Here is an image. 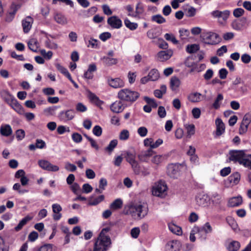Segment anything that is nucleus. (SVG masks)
I'll return each mask as SVG.
<instances>
[{
  "instance_id": "20e7f679",
  "label": "nucleus",
  "mask_w": 251,
  "mask_h": 251,
  "mask_svg": "<svg viewBox=\"0 0 251 251\" xmlns=\"http://www.w3.org/2000/svg\"><path fill=\"white\" fill-rule=\"evenodd\" d=\"M124 155L126 161L130 164L134 173L138 175L140 173V166L136 160V154L134 151H125Z\"/></svg>"
},
{
  "instance_id": "8fccbe9b",
  "label": "nucleus",
  "mask_w": 251,
  "mask_h": 251,
  "mask_svg": "<svg viewBox=\"0 0 251 251\" xmlns=\"http://www.w3.org/2000/svg\"><path fill=\"white\" fill-rule=\"evenodd\" d=\"M200 229L201 233L204 231L205 234L211 233L212 231V227L208 222L206 223Z\"/></svg>"
},
{
  "instance_id": "49530a36",
  "label": "nucleus",
  "mask_w": 251,
  "mask_h": 251,
  "mask_svg": "<svg viewBox=\"0 0 251 251\" xmlns=\"http://www.w3.org/2000/svg\"><path fill=\"white\" fill-rule=\"evenodd\" d=\"M143 11L142 7L140 4H138L136 5V10L134 13H129L128 14V15L132 17L136 18L143 13Z\"/></svg>"
},
{
  "instance_id": "e2e57ef3",
  "label": "nucleus",
  "mask_w": 251,
  "mask_h": 251,
  "mask_svg": "<svg viewBox=\"0 0 251 251\" xmlns=\"http://www.w3.org/2000/svg\"><path fill=\"white\" fill-rule=\"evenodd\" d=\"M144 99L145 101L148 103V104L151 106V107H157L158 104L154 99L150 98L149 97H145Z\"/></svg>"
},
{
  "instance_id": "37998d69",
  "label": "nucleus",
  "mask_w": 251,
  "mask_h": 251,
  "mask_svg": "<svg viewBox=\"0 0 251 251\" xmlns=\"http://www.w3.org/2000/svg\"><path fill=\"white\" fill-rule=\"evenodd\" d=\"M38 43L36 39H31L28 42V46L32 51L36 52L38 49Z\"/></svg>"
},
{
  "instance_id": "423d86ee",
  "label": "nucleus",
  "mask_w": 251,
  "mask_h": 251,
  "mask_svg": "<svg viewBox=\"0 0 251 251\" xmlns=\"http://www.w3.org/2000/svg\"><path fill=\"white\" fill-rule=\"evenodd\" d=\"M167 187L165 182L159 181L156 182L152 189V195L157 197H162L165 195Z\"/></svg>"
},
{
  "instance_id": "680f3d73",
  "label": "nucleus",
  "mask_w": 251,
  "mask_h": 251,
  "mask_svg": "<svg viewBox=\"0 0 251 251\" xmlns=\"http://www.w3.org/2000/svg\"><path fill=\"white\" fill-rule=\"evenodd\" d=\"M25 132L23 129H18L16 131V136L18 140H22L25 137Z\"/></svg>"
},
{
  "instance_id": "9d476101",
  "label": "nucleus",
  "mask_w": 251,
  "mask_h": 251,
  "mask_svg": "<svg viewBox=\"0 0 251 251\" xmlns=\"http://www.w3.org/2000/svg\"><path fill=\"white\" fill-rule=\"evenodd\" d=\"M20 4L12 3L10 7L8 12L6 14L5 20L6 22L10 23L13 21L18 10L21 7Z\"/></svg>"
},
{
  "instance_id": "4468645a",
  "label": "nucleus",
  "mask_w": 251,
  "mask_h": 251,
  "mask_svg": "<svg viewBox=\"0 0 251 251\" xmlns=\"http://www.w3.org/2000/svg\"><path fill=\"white\" fill-rule=\"evenodd\" d=\"M108 24L113 28H120L122 26V21L117 16H113L109 17L107 20Z\"/></svg>"
},
{
  "instance_id": "e433bc0d",
  "label": "nucleus",
  "mask_w": 251,
  "mask_h": 251,
  "mask_svg": "<svg viewBox=\"0 0 251 251\" xmlns=\"http://www.w3.org/2000/svg\"><path fill=\"white\" fill-rule=\"evenodd\" d=\"M53 246L51 244H45L35 249L34 251H53Z\"/></svg>"
},
{
  "instance_id": "de8ad7c7",
  "label": "nucleus",
  "mask_w": 251,
  "mask_h": 251,
  "mask_svg": "<svg viewBox=\"0 0 251 251\" xmlns=\"http://www.w3.org/2000/svg\"><path fill=\"white\" fill-rule=\"evenodd\" d=\"M224 97L222 94H219L216 98L212 106L216 109H218L220 107L221 102L223 100Z\"/></svg>"
},
{
  "instance_id": "4c0bfd02",
  "label": "nucleus",
  "mask_w": 251,
  "mask_h": 251,
  "mask_svg": "<svg viewBox=\"0 0 251 251\" xmlns=\"http://www.w3.org/2000/svg\"><path fill=\"white\" fill-rule=\"evenodd\" d=\"M200 50V46L198 44H194L188 45L186 46V50L189 53H194Z\"/></svg>"
},
{
  "instance_id": "0eeeda50",
  "label": "nucleus",
  "mask_w": 251,
  "mask_h": 251,
  "mask_svg": "<svg viewBox=\"0 0 251 251\" xmlns=\"http://www.w3.org/2000/svg\"><path fill=\"white\" fill-rule=\"evenodd\" d=\"M181 168V165L178 164H170L167 168V174L172 178H177L180 176Z\"/></svg>"
},
{
  "instance_id": "13d9d810",
  "label": "nucleus",
  "mask_w": 251,
  "mask_h": 251,
  "mask_svg": "<svg viewBox=\"0 0 251 251\" xmlns=\"http://www.w3.org/2000/svg\"><path fill=\"white\" fill-rule=\"evenodd\" d=\"M187 136L190 137L194 135L195 132V126L193 124L189 125L186 126Z\"/></svg>"
},
{
  "instance_id": "5701e85b",
  "label": "nucleus",
  "mask_w": 251,
  "mask_h": 251,
  "mask_svg": "<svg viewBox=\"0 0 251 251\" xmlns=\"http://www.w3.org/2000/svg\"><path fill=\"white\" fill-rule=\"evenodd\" d=\"M153 154L152 150L149 149L147 151H142L141 154L138 155L139 160L142 162H148L149 158Z\"/></svg>"
},
{
  "instance_id": "f03ea898",
  "label": "nucleus",
  "mask_w": 251,
  "mask_h": 251,
  "mask_svg": "<svg viewBox=\"0 0 251 251\" xmlns=\"http://www.w3.org/2000/svg\"><path fill=\"white\" fill-rule=\"evenodd\" d=\"M148 209L141 203L132 204L129 206L127 213L134 219H142L148 214Z\"/></svg>"
},
{
  "instance_id": "4be33fe9",
  "label": "nucleus",
  "mask_w": 251,
  "mask_h": 251,
  "mask_svg": "<svg viewBox=\"0 0 251 251\" xmlns=\"http://www.w3.org/2000/svg\"><path fill=\"white\" fill-rule=\"evenodd\" d=\"M186 64L188 67H191V69L190 70V73L196 72H200L203 70H204L206 68V65L204 64H197L195 63H193L191 65Z\"/></svg>"
},
{
  "instance_id": "f8f14e48",
  "label": "nucleus",
  "mask_w": 251,
  "mask_h": 251,
  "mask_svg": "<svg viewBox=\"0 0 251 251\" xmlns=\"http://www.w3.org/2000/svg\"><path fill=\"white\" fill-rule=\"evenodd\" d=\"M247 19L242 17L240 19L235 20L231 23V26L233 29L240 31L242 30L247 25Z\"/></svg>"
},
{
  "instance_id": "a18cd8bd",
  "label": "nucleus",
  "mask_w": 251,
  "mask_h": 251,
  "mask_svg": "<svg viewBox=\"0 0 251 251\" xmlns=\"http://www.w3.org/2000/svg\"><path fill=\"white\" fill-rule=\"evenodd\" d=\"M102 59L103 61V63L107 66L115 65L118 62V60L116 58L109 57H103Z\"/></svg>"
},
{
  "instance_id": "0e129e2a",
  "label": "nucleus",
  "mask_w": 251,
  "mask_h": 251,
  "mask_svg": "<svg viewBox=\"0 0 251 251\" xmlns=\"http://www.w3.org/2000/svg\"><path fill=\"white\" fill-rule=\"evenodd\" d=\"M137 132L140 136L145 137L148 133V129L144 126L140 127L137 130Z\"/></svg>"
},
{
  "instance_id": "f257e3e1",
  "label": "nucleus",
  "mask_w": 251,
  "mask_h": 251,
  "mask_svg": "<svg viewBox=\"0 0 251 251\" xmlns=\"http://www.w3.org/2000/svg\"><path fill=\"white\" fill-rule=\"evenodd\" d=\"M110 230V227L103 228L96 239L93 251H106L109 248L111 242L108 232Z\"/></svg>"
},
{
  "instance_id": "6ab92c4d",
  "label": "nucleus",
  "mask_w": 251,
  "mask_h": 251,
  "mask_svg": "<svg viewBox=\"0 0 251 251\" xmlns=\"http://www.w3.org/2000/svg\"><path fill=\"white\" fill-rule=\"evenodd\" d=\"M215 124L216 125V136L219 137L225 132V125L221 119H217Z\"/></svg>"
},
{
  "instance_id": "5fc2aeb1",
  "label": "nucleus",
  "mask_w": 251,
  "mask_h": 251,
  "mask_svg": "<svg viewBox=\"0 0 251 251\" xmlns=\"http://www.w3.org/2000/svg\"><path fill=\"white\" fill-rule=\"evenodd\" d=\"M45 46L50 49H56L58 45L55 43L52 42L49 39H47L45 42Z\"/></svg>"
},
{
  "instance_id": "aec40b11",
  "label": "nucleus",
  "mask_w": 251,
  "mask_h": 251,
  "mask_svg": "<svg viewBox=\"0 0 251 251\" xmlns=\"http://www.w3.org/2000/svg\"><path fill=\"white\" fill-rule=\"evenodd\" d=\"M110 109L113 112L118 113L123 111L124 106L122 101L117 100L111 105Z\"/></svg>"
},
{
  "instance_id": "a19ab883",
  "label": "nucleus",
  "mask_w": 251,
  "mask_h": 251,
  "mask_svg": "<svg viewBox=\"0 0 251 251\" xmlns=\"http://www.w3.org/2000/svg\"><path fill=\"white\" fill-rule=\"evenodd\" d=\"M123 205V201L121 199H117L111 203L110 207L112 210L120 209Z\"/></svg>"
},
{
  "instance_id": "c9c22d12",
  "label": "nucleus",
  "mask_w": 251,
  "mask_h": 251,
  "mask_svg": "<svg viewBox=\"0 0 251 251\" xmlns=\"http://www.w3.org/2000/svg\"><path fill=\"white\" fill-rule=\"evenodd\" d=\"M240 179V175L239 173L236 172L228 177V180L230 183L233 185H236L238 184Z\"/></svg>"
},
{
  "instance_id": "2f4dec72",
  "label": "nucleus",
  "mask_w": 251,
  "mask_h": 251,
  "mask_svg": "<svg viewBox=\"0 0 251 251\" xmlns=\"http://www.w3.org/2000/svg\"><path fill=\"white\" fill-rule=\"evenodd\" d=\"M8 104L19 114H22L24 112L22 106L15 99L13 100Z\"/></svg>"
},
{
  "instance_id": "7c9ffc66",
  "label": "nucleus",
  "mask_w": 251,
  "mask_h": 251,
  "mask_svg": "<svg viewBox=\"0 0 251 251\" xmlns=\"http://www.w3.org/2000/svg\"><path fill=\"white\" fill-rule=\"evenodd\" d=\"M188 100L192 102H198L201 100V94L198 93H192L188 96Z\"/></svg>"
},
{
  "instance_id": "39448f33",
  "label": "nucleus",
  "mask_w": 251,
  "mask_h": 251,
  "mask_svg": "<svg viewBox=\"0 0 251 251\" xmlns=\"http://www.w3.org/2000/svg\"><path fill=\"white\" fill-rule=\"evenodd\" d=\"M139 97V94L138 92L128 89H122L118 93V98L126 101H134Z\"/></svg>"
},
{
  "instance_id": "1a4fd4ad",
  "label": "nucleus",
  "mask_w": 251,
  "mask_h": 251,
  "mask_svg": "<svg viewBox=\"0 0 251 251\" xmlns=\"http://www.w3.org/2000/svg\"><path fill=\"white\" fill-rule=\"evenodd\" d=\"M230 11L226 10L224 11H220L219 10L213 11L211 14L214 17L218 18L219 19V22L221 24H224L226 23L227 19L230 15Z\"/></svg>"
},
{
  "instance_id": "bb28decb",
  "label": "nucleus",
  "mask_w": 251,
  "mask_h": 251,
  "mask_svg": "<svg viewBox=\"0 0 251 251\" xmlns=\"http://www.w3.org/2000/svg\"><path fill=\"white\" fill-rule=\"evenodd\" d=\"M242 203V198L240 196L233 197L228 201V205L230 207L238 206Z\"/></svg>"
},
{
  "instance_id": "7ed1b4c3",
  "label": "nucleus",
  "mask_w": 251,
  "mask_h": 251,
  "mask_svg": "<svg viewBox=\"0 0 251 251\" xmlns=\"http://www.w3.org/2000/svg\"><path fill=\"white\" fill-rule=\"evenodd\" d=\"M201 41L207 45H216L221 40L219 35L212 31L203 32L200 36Z\"/></svg>"
},
{
  "instance_id": "c03bdc74",
  "label": "nucleus",
  "mask_w": 251,
  "mask_h": 251,
  "mask_svg": "<svg viewBox=\"0 0 251 251\" xmlns=\"http://www.w3.org/2000/svg\"><path fill=\"white\" fill-rule=\"evenodd\" d=\"M180 85V80L176 77H172L170 81V85L171 89L173 91H175L179 87Z\"/></svg>"
},
{
  "instance_id": "a878e982",
  "label": "nucleus",
  "mask_w": 251,
  "mask_h": 251,
  "mask_svg": "<svg viewBox=\"0 0 251 251\" xmlns=\"http://www.w3.org/2000/svg\"><path fill=\"white\" fill-rule=\"evenodd\" d=\"M54 20L59 24L64 25L67 24L68 21L66 17L60 13H56L54 15Z\"/></svg>"
},
{
  "instance_id": "473e14b6",
  "label": "nucleus",
  "mask_w": 251,
  "mask_h": 251,
  "mask_svg": "<svg viewBox=\"0 0 251 251\" xmlns=\"http://www.w3.org/2000/svg\"><path fill=\"white\" fill-rule=\"evenodd\" d=\"M148 75L151 81H156L158 80L160 77L158 70L155 69H151Z\"/></svg>"
},
{
  "instance_id": "774afa93",
  "label": "nucleus",
  "mask_w": 251,
  "mask_h": 251,
  "mask_svg": "<svg viewBox=\"0 0 251 251\" xmlns=\"http://www.w3.org/2000/svg\"><path fill=\"white\" fill-rule=\"evenodd\" d=\"M65 168L66 170L70 172H75L76 170V167L69 162H67L65 165Z\"/></svg>"
},
{
  "instance_id": "a211bd4d",
  "label": "nucleus",
  "mask_w": 251,
  "mask_h": 251,
  "mask_svg": "<svg viewBox=\"0 0 251 251\" xmlns=\"http://www.w3.org/2000/svg\"><path fill=\"white\" fill-rule=\"evenodd\" d=\"M180 247V243L177 240L170 241L166 245V248L169 251H179Z\"/></svg>"
},
{
  "instance_id": "c756f323",
  "label": "nucleus",
  "mask_w": 251,
  "mask_h": 251,
  "mask_svg": "<svg viewBox=\"0 0 251 251\" xmlns=\"http://www.w3.org/2000/svg\"><path fill=\"white\" fill-rule=\"evenodd\" d=\"M104 199V196L103 195H100L97 198L92 196L89 198L88 204L90 205H97L102 201Z\"/></svg>"
},
{
  "instance_id": "ea45409f",
  "label": "nucleus",
  "mask_w": 251,
  "mask_h": 251,
  "mask_svg": "<svg viewBox=\"0 0 251 251\" xmlns=\"http://www.w3.org/2000/svg\"><path fill=\"white\" fill-rule=\"evenodd\" d=\"M31 219V217L27 216L23 218L18 224L17 226L15 227V230L16 231L20 230L27 223V222L29 221Z\"/></svg>"
},
{
  "instance_id": "2eb2a0df",
  "label": "nucleus",
  "mask_w": 251,
  "mask_h": 251,
  "mask_svg": "<svg viewBox=\"0 0 251 251\" xmlns=\"http://www.w3.org/2000/svg\"><path fill=\"white\" fill-rule=\"evenodd\" d=\"M108 83L111 87L117 89L123 87L125 86V82L120 78H108Z\"/></svg>"
},
{
  "instance_id": "412c9836",
  "label": "nucleus",
  "mask_w": 251,
  "mask_h": 251,
  "mask_svg": "<svg viewBox=\"0 0 251 251\" xmlns=\"http://www.w3.org/2000/svg\"><path fill=\"white\" fill-rule=\"evenodd\" d=\"M13 131L9 125L5 124L1 125L0 127V133L2 136L8 137L12 135Z\"/></svg>"
},
{
  "instance_id": "cd10ccee",
  "label": "nucleus",
  "mask_w": 251,
  "mask_h": 251,
  "mask_svg": "<svg viewBox=\"0 0 251 251\" xmlns=\"http://www.w3.org/2000/svg\"><path fill=\"white\" fill-rule=\"evenodd\" d=\"M168 227L170 230L174 234L180 235L182 233L181 228L174 223H171L168 224Z\"/></svg>"
},
{
  "instance_id": "6e6552de",
  "label": "nucleus",
  "mask_w": 251,
  "mask_h": 251,
  "mask_svg": "<svg viewBox=\"0 0 251 251\" xmlns=\"http://www.w3.org/2000/svg\"><path fill=\"white\" fill-rule=\"evenodd\" d=\"M38 165L42 169L49 172H57L59 167L55 165L51 164L47 160L41 159L38 161Z\"/></svg>"
},
{
  "instance_id": "338daca9",
  "label": "nucleus",
  "mask_w": 251,
  "mask_h": 251,
  "mask_svg": "<svg viewBox=\"0 0 251 251\" xmlns=\"http://www.w3.org/2000/svg\"><path fill=\"white\" fill-rule=\"evenodd\" d=\"M75 108L77 111L80 112H85L87 109V107L81 102L78 103Z\"/></svg>"
},
{
  "instance_id": "864d4df0",
  "label": "nucleus",
  "mask_w": 251,
  "mask_h": 251,
  "mask_svg": "<svg viewBox=\"0 0 251 251\" xmlns=\"http://www.w3.org/2000/svg\"><path fill=\"white\" fill-rule=\"evenodd\" d=\"M164 38L166 40L171 41L174 44L178 43V41L176 39L174 35L172 33H166L164 35Z\"/></svg>"
},
{
  "instance_id": "dca6fc26",
  "label": "nucleus",
  "mask_w": 251,
  "mask_h": 251,
  "mask_svg": "<svg viewBox=\"0 0 251 251\" xmlns=\"http://www.w3.org/2000/svg\"><path fill=\"white\" fill-rule=\"evenodd\" d=\"M33 23V19L30 16H27L22 21V26L23 31L25 33H28L30 30L32 24Z\"/></svg>"
},
{
  "instance_id": "58836bf2",
  "label": "nucleus",
  "mask_w": 251,
  "mask_h": 251,
  "mask_svg": "<svg viewBox=\"0 0 251 251\" xmlns=\"http://www.w3.org/2000/svg\"><path fill=\"white\" fill-rule=\"evenodd\" d=\"M117 144L118 141L117 140L115 139L111 141L107 147L104 149V151L110 154L117 146Z\"/></svg>"
},
{
  "instance_id": "6e6d98bb",
  "label": "nucleus",
  "mask_w": 251,
  "mask_h": 251,
  "mask_svg": "<svg viewBox=\"0 0 251 251\" xmlns=\"http://www.w3.org/2000/svg\"><path fill=\"white\" fill-rule=\"evenodd\" d=\"M179 32L180 33V37L182 40L187 39L189 35V31L187 29H180Z\"/></svg>"
},
{
  "instance_id": "4d7b16f0",
  "label": "nucleus",
  "mask_w": 251,
  "mask_h": 251,
  "mask_svg": "<svg viewBox=\"0 0 251 251\" xmlns=\"http://www.w3.org/2000/svg\"><path fill=\"white\" fill-rule=\"evenodd\" d=\"M72 138L74 142L79 143L82 140V136L78 133L75 132L72 135Z\"/></svg>"
},
{
  "instance_id": "bf43d9fd",
  "label": "nucleus",
  "mask_w": 251,
  "mask_h": 251,
  "mask_svg": "<svg viewBox=\"0 0 251 251\" xmlns=\"http://www.w3.org/2000/svg\"><path fill=\"white\" fill-rule=\"evenodd\" d=\"M129 133L127 130H123L120 133L119 139L121 140H126L129 138Z\"/></svg>"
},
{
  "instance_id": "052dcab7",
  "label": "nucleus",
  "mask_w": 251,
  "mask_h": 251,
  "mask_svg": "<svg viewBox=\"0 0 251 251\" xmlns=\"http://www.w3.org/2000/svg\"><path fill=\"white\" fill-rule=\"evenodd\" d=\"M245 11L241 8H236L233 10V15L236 18H239L244 15Z\"/></svg>"
},
{
  "instance_id": "ddd939ff",
  "label": "nucleus",
  "mask_w": 251,
  "mask_h": 251,
  "mask_svg": "<svg viewBox=\"0 0 251 251\" xmlns=\"http://www.w3.org/2000/svg\"><path fill=\"white\" fill-rule=\"evenodd\" d=\"M245 154L242 151H232L229 152V159L230 161H238L240 164Z\"/></svg>"
},
{
  "instance_id": "393cba45",
  "label": "nucleus",
  "mask_w": 251,
  "mask_h": 251,
  "mask_svg": "<svg viewBox=\"0 0 251 251\" xmlns=\"http://www.w3.org/2000/svg\"><path fill=\"white\" fill-rule=\"evenodd\" d=\"M197 204L201 206H206L208 204L209 199L206 195L200 196L196 199Z\"/></svg>"
},
{
  "instance_id": "b1692460",
  "label": "nucleus",
  "mask_w": 251,
  "mask_h": 251,
  "mask_svg": "<svg viewBox=\"0 0 251 251\" xmlns=\"http://www.w3.org/2000/svg\"><path fill=\"white\" fill-rule=\"evenodd\" d=\"M52 208L54 213L53 215V219L55 221L59 220L61 217V214L60 213V212L62 210V207L59 204L55 203L52 204Z\"/></svg>"
},
{
  "instance_id": "79ce46f5",
  "label": "nucleus",
  "mask_w": 251,
  "mask_h": 251,
  "mask_svg": "<svg viewBox=\"0 0 251 251\" xmlns=\"http://www.w3.org/2000/svg\"><path fill=\"white\" fill-rule=\"evenodd\" d=\"M124 24L126 26L131 30H134L136 29L138 26L137 23L131 22L127 18L125 19Z\"/></svg>"
},
{
  "instance_id": "9b49d317",
  "label": "nucleus",
  "mask_w": 251,
  "mask_h": 251,
  "mask_svg": "<svg viewBox=\"0 0 251 251\" xmlns=\"http://www.w3.org/2000/svg\"><path fill=\"white\" fill-rule=\"evenodd\" d=\"M173 51L172 50H167L160 51L156 55L157 60L164 62L169 59L173 55Z\"/></svg>"
},
{
  "instance_id": "69168bd1",
  "label": "nucleus",
  "mask_w": 251,
  "mask_h": 251,
  "mask_svg": "<svg viewBox=\"0 0 251 251\" xmlns=\"http://www.w3.org/2000/svg\"><path fill=\"white\" fill-rule=\"evenodd\" d=\"M93 133L97 136H100L102 134V128L99 126H96L93 129Z\"/></svg>"
},
{
  "instance_id": "f704fd0d",
  "label": "nucleus",
  "mask_w": 251,
  "mask_h": 251,
  "mask_svg": "<svg viewBox=\"0 0 251 251\" xmlns=\"http://www.w3.org/2000/svg\"><path fill=\"white\" fill-rule=\"evenodd\" d=\"M240 164L251 170V155L245 154Z\"/></svg>"
},
{
  "instance_id": "72a5a7b5",
  "label": "nucleus",
  "mask_w": 251,
  "mask_h": 251,
  "mask_svg": "<svg viewBox=\"0 0 251 251\" xmlns=\"http://www.w3.org/2000/svg\"><path fill=\"white\" fill-rule=\"evenodd\" d=\"M240 247V244L236 241H232L227 246L228 251H237Z\"/></svg>"
},
{
  "instance_id": "c85d7f7f",
  "label": "nucleus",
  "mask_w": 251,
  "mask_h": 251,
  "mask_svg": "<svg viewBox=\"0 0 251 251\" xmlns=\"http://www.w3.org/2000/svg\"><path fill=\"white\" fill-rule=\"evenodd\" d=\"M0 94L3 100L8 104L15 99L14 97L6 90H3L1 91Z\"/></svg>"
},
{
  "instance_id": "f3484780",
  "label": "nucleus",
  "mask_w": 251,
  "mask_h": 251,
  "mask_svg": "<svg viewBox=\"0 0 251 251\" xmlns=\"http://www.w3.org/2000/svg\"><path fill=\"white\" fill-rule=\"evenodd\" d=\"M60 118L64 121H68L74 119L75 116V112L73 110H68L63 111L60 113Z\"/></svg>"
},
{
  "instance_id": "09e8293b",
  "label": "nucleus",
  "mask_w": 251,
  "mask_h": 251,
  "mask_svg": "<svg viewBox=\"0 0 251 251\" xmlns=\"http://www.w3.org/2000/svg\"><path fill=\"white\" fill-rule=\"evenodd\" d=\"M152 21L159 24H161L166 22L165 19L161 15H155L151 17Z\"/></svg>"
},
{
  "instance_id": "603ef678",
  "label": "nucleus",
  "mask_w": 251,
  "mask_h": 251,
  "mask_svg": "<svg viewBox=\"0 0 251 251\" xmlns=\"http://www.w3.org/2000/svg\"><path fill=\"white\" fill-rule=\"evenodd\" d=\"M226 221L228 225L234 230L237 229L238 225L233 218H232L231 217H228L226 218Z\"/></svg>"
},
{
  "instance_id": "3c124183",
  "label": "nucleus",
  "mask_w": 251,
  "mask_h": 251,
  "mask_svg": "<svg viewBox=\"0 0 251 251\" xmlns=\"http://www.w3.org/2000/svg\"><path fill=\"white\" fill-rule=\"evenodd\" d=\"M201 234V229L199 227H194L193 229L192 230L190 235V240L192 242H195L196 240V237L195 236V234Z\"/></svg>"
}]
</instances>
